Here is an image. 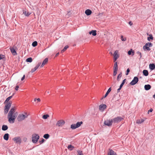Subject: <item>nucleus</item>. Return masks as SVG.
Listing matches in <instances>:
<instances>
[{"label": "nucleus", "instance_id": "obj_1", "mask_svg": "<svg viewBox=\"0 0 155 155\" xmlns=\"http://www.w3.org/2000/svg\"><path fill=\"white\" fill-rule=\"evenodd\" d=\"M15 107H12L8 113V118L10 123H14L17 117V113H15Z\"/></svg>", "mask_w": 155, "mask_h": 155}, {"label": "nucleus", "instance_id": "obj_2", "mask_svg": "<svg viewBox=\"0 0 155 155\" xmlns=\"http://www.w3.org/2000/svg\"><path fill=\"white\" fill-rule=\"evenodd\" d=\"M25 115H24L23 114H20L18 116L17 120L18 121H20L22 120L25 119V118L27 117L28 115L27 114V113H25Z\"/></svg>", "mask_w": 155, "mask_h": 155}, {"label": "nucleus", "instance_id": "obj_3", "mask_svg": "<svg viewBox=\"0 0 155 155\" xmlns=\"http://www.w3.org/2000/svg\"><path fill=\"white\" fill-rule=\"evenodd\" d=\"M39 138V136L38 134H34L32 135V141L34 143H36Z\"/></svg>", "mask_w": 155, "mask_h": 155}, {"label": "nucleus", "instance_id": "obj_4", "mask_svg": "<svg viewBox=\"0 0 155 155\" xmlns=\"http://www.w3.org/2000/svg\"><path fill=\"white\" fill-rule=\"evenodd\" d=\"M82 124V121L77 122L76 124H71V128L72 129H75L80 127Z\"/></svg>", "mask_w": 155, "mask_h": 155}, {"label": "nucleus", "instance_id": "obj_5", "mask_svg": "<svg viewBox=\"0 0 155 155\" xmlns=\"http://www.w3.org/2000/svg\"><path fill=\"white\" fill-rule=\"evenodd\" d=\"M11 106V103H10V102L8 103L5 106V108L4 109V113L5 114H7Z\"/></svg>", "mask_w": 155, "mask_h": 155}, {"label": "nucleus", "instance_id": "obj_6", "mask_svg": "<svg viewBox=\"0 0 155 155\" xmlns=\"http://www.w3.org/2000/svg\"><path fill=\"white\" fill-rule=\"evenodd\" d=\"M65 124V121L63 120H58L56 124V125L58 127H62Z\"/></svg>", "mask_w": 155, "mask_h": 155}, {"label": "nucleus", "instance_id": "obj_7", "mask_svg": "<svg viewBox=\"0 0 155 155\" xmlns=\"http://www.w3.org/2000/svg\"><path fill=\"white\" fill-rule=\"evenodd\" d=\"M113 123V119L109 120L107 119L104 121V124L105 125L110 127L112 125Z\"/></svg>", "mask_w": 155, "mask_h": 155}, {"label": "nucleus", "instance_id": "obj_8", "mask_svg": "<svg viewBox=\"0 0 155 155\" xmlns=\"http://www.w3.org/2000/svg\"><path fill=\"white\" fill-rule=\"evenodd\" d=\"M138 78L136 76L134 77L133 79L130 82V84L132 85H134L138 82Z\"/></svg>", "mask_w": 155, "mask_h": 155}, {"label": "nucleus", "instance_id": "obj_9", "mask_svg": "<svg viewBox=\"0 0 155 155\" xmlns=\"http://www.w3.org/2000/svg\"><path fill=\"white\" fill-rule=\"evenodd\" d=\"M123 119V118L120 117H117L114 118L113 119V122L114 123H118L121 121Z\"/></svg>", "mask_w": 155, "mask_h": 155}, {"label": "nucleus", "instance_id": "obj_10", "mask_svg": "<svg viewBox=\"0 0 155 155\" xmlns=\"http://www.w3.org/2000/svg\"><path fill=\"white\" fill-rule=\"evenodd\" d=\"M13 140L16 143H20L21 142V139L19 137H15L13 139Z\"/></svg>", "mask_w": 155, "mask_h": 155}, {"label": "nucleus", "instance_id": "obj_11", "mask_svg": "<svg viewBox=\"0 0 155 155\" xmlns=\"http://www.w3.org/2000/svg\"><path fill=\"white\" fill-rule=\"evenodd\" d=\"M118 51L117 50H116L114 53L113 55L114 56V61H116L119 57V55L118 54Z\"/></svg>", "mask_w": 155, "mask_h": 155}, {"label": "nucleus", "instance_id": "obj_12", "mask_svg": "<svg viewBox=\"0 0 155 155\" xmlns=\"http://www.w3.org/2000/svg\"><path fill=\"white\" fill-rule=\"evenodd\" d=\"M107 155H117V154L113 150H110Z\"/></svg>", "mask_w": 155, "mask_h": 155}, {"label": "nucleus", "instance_id": "obj_13", "mask_svg": "<svg viewBox=\"0 0 155 155\" xmlns=\"http://www.w3.org/2000/svg\"><path fill=\"white\" fill-rule=\"evenodd\" d=\"M48 59L47 58H45L43 61L42 63L41 66V67H42L48 62Z\"/></svg>", "mask_w": 155, "mask_h": 155}, {"label": "nucleus", "instance_id": "obj_14", "mask_svg": "<svg viewBox=\"0 0 155 155\" xmlns=\"http://www.w3.org/2000/svg\"><path fill=\"white\" fill-rule=\"evenodd\" d=\"M106 107V106L105 104L100 105L99 106V108L100 110H103Z\"/></svg>", "mask_w": 155, "mask_h": 155}, {"label": "nucleus", "instance_id": "obj_15", "mask_svg": "<svg viewBox=\"0 0 155 155\" xmlns=\"http://www.w3.org/2000/svg\"><path fill=\"white\" fill-rule=\"evenodd\" d=\"M144 87L146 90L148 91L151 88V86L150 84H146L145 85Z\"/></svg>", "mask_w": 155, "mask_h": 155}, {"label": "nucleus", "instance_id": "obj_16", "mask_svg": "<svg viewBox=\"0 0 155 155\" xmlns=\"http://www.w3.org/2000/svg\"><path fill=\"white\" fill-rule=\"evenodd\" d=\"M150 69L152 70L155 68V65L154 64H150L149 65Z\"/></svg>", "mask_w": 155, "mask_h": 155}, {"label": "nucleus", "instance_id": "obj_17", "mask_svg": "<svg viewBox=\"0 0 155 155\" xmlns=\"http://www.w3.org/2000/svg\"><path fill=\"white\" fill-rule=\"evenodd\" d=\"M111 87L109 88L105 94V95L101 98V99H102L104 98H105L109 94V93L111 91Z\"/></svg>", "mask_w": 155, "mask_h": 155}, {"label": "nucleus", "instance_id": "obj_18", "mask_svg": "<svg viewBox=\"0 0 155 155\" xmlns=\"http://www.w3.org/2000/svg\"><path fill=\"white\" fill-rule=\"evenodd\" d=\"M85 12L87 15L88 16L91 14L92 12L90 10L88 9L86 10Z\"/></svg>", "mask_w": 155, "mask_h": 155}, {"label": "nucleus", "instance_id": "obj_19", "mask_svg": "<svg viewBox=\"0 0 155 155\" xmlns=\"http://www.w3.org/2000/svg\"><path fill=\"white\" fill-rule=\"evenodd\" d=\"M9 134L8 133L5 134L3 137L4 139L6 140H8L9 138Z\"/></svg>", "mask_w": 155, "mask_h": 155}, {"label": "nucleus", "instance_id": "obj_20", "mask_svg": "<svg viewBox=\"0 0 155 155\" xmlns=\"http://www.w3.org/2000/svg\"><path fill=\"white\" fill-rule=\"evenodd\" d=\"M89 34H92V35L95 36L96 35V30H92L91 31H90L89 32Z\"/></svg>", "mask_w": 155, "mask_h": 155}, {"label": "nucleus", "instance_id": "obj_21", "mask_svg": "<svg viewBox=\"0 0 155 155\" xmlns=\"http://www.w3.org/2000/svg\"><path fill=\"white\" fill-rule=\"evenodd\" d=\"M10 50L12 54L14 55H15L17 54V53L15 50L13 48H12L10 49Z\"/></svg>", "mask_w": 155, "mask_h": 155}, {"label": "nucleus", "instance_id": "obj_22", "mask_svg": "<svg viewBox=\"0 0 155 155\" xmlns=\"http://www.w3.org/2000/svg\"><path fill=\"white\" fill-rule=\"evenodd\" d=\"M143 75L146 76H147L148 75V72L147 70H144L143 71Z\"/></svg>", "mask_w": 155, "mask_h": 155}, {"label": "nucleus", "instance_id": "obj_23", "mask_svg": "<svg viewBox=\"0 0 155 155\" xmlns=\"http://www.w3.org/2000/svg\"><path fill=\"white\" fill-rule=\"evenodd\" d=\"M8 129V127L7 125H3L2 127V130L3 131L7 130Z\"/></svg>", "mask_w": 155, "mask_h": 155}, {"label": "nucleus", "instance_id": "obj_24", "mask_svg": "<svg viewBox=\"0 0 155 155\" xmlns=\"http://www.w3.org/2000/svg\"><path fill=\"white\" fill-rule=\"evenodd\" d=\"M128 55H131L133 56L134 54V52L132 51V49H131L130 50L128 51Z\"/></svg>", "mask_w": 155, "mask_h": 155}, {"label": "nucleus", "instance_id": "obj_25", "mask_svg": "<svg viewBox=\"0 0 155 155\" xmlns=\"http://www.w3.org/2000/svg\"><path fill=\"white\" fill-rule=\"evenodd\" d=\"M147 44H146L145 45L143 46V49H146L148 51H150V49L147 46H148Z\"/></svg>", "mask_w": 155, "mask_h": 155}, {"label": "nucleus", "instance_id": "obj_26", "mask_svg": "<svg viewBox=\"0 0 155 155\" xmlns=\"http://www.w3.org/2000/svg\"><path fill=\"white\" fill-rule=\"evenodd\" d=\"M144 120L143 119H138L137 120V124H141L142 123H143L144 121Z\"/></svg>", "mask_w": 155, "mask_h": 155}, {"label": "nucleus", "instance_id": "obj_27", "mask_svg": "<svg viewBox=\"0 0 155 155\" xmlns=\"http://www.w3.org/2000/svg\"><path fill=\"white\" fill-rule=\"evenodd\" d=\"M14 93H13L12 95L8 97L7 99H6V100L5 101V102H8L9 100L12 97V96L14 95Z\"/></svg>", "mask_w": 155, "mask_h": 155}, {"label": "nucleus", "instance_id": "obj_28", "mask_svg": "<svg viewBox=\"0 0 155 155\" xmlns=\"http://www.w3.org/2000/svg\"><path fill=\"white\" fill-rule=\"evenodd\" d=\"M114 69L115 70H118V66L117 62H116L114 63Z\"/></svg>", "mask_w": 155, "mask_h": 155}, {"label": "nucleus", "instance_id": "obj_29", "mask_svg": "<svg viewBox=\"0 0 155 155\" xmlns=\"http://www.w3.org/2000/svg\"><path fill=\"white\" fill-rule=\"evenodd\" d=\"M49 134H47L44 135L43 137L46 139H48L49 138Z\"/></svg>", "mask_w": 155, "mask_h": 155}, {"label": "nucleus", "instance_id": "obj_30", "mask_svg": "<svg viewBox=\"0 0 155 155\" xmlns=\"http://www.w3.org/2000/svg\"><path fill=\"white\" fill-rule=\"evenodd\" d=\"M26 61L27 62H31L32 61V59L31 58H29L26 59Z\"/></svg>", "mask_w": 155, "mask_h": 155}, {"label": "nucleus", "instance_id": "obj_31", "mask_svg": "<svg viewBox=\"0 0 155 155\" xmlns=\"http://www.w3.org/2000/svg\"><path fill=\"white\" fill-rule=\"evenodd\" d=\"M149 37H148L147 38V40L149 41H150V39L153 40V37L152 35L150 34L149 35Z\"/></svg>", "mask_w": 155, "mask_h": 155}, {"label": "nucleus", "instance_id": "obj_32", "mask_svg": "<svg viewBox=\"0 0 155 155\" xmlns=\"http://www.w3.org/2000/svg\"><path fill=\"white\" fill-rule=\"evenodd\" d=\"M122 77V73H120L119 75H118L117 77V80L118 81H120V79Z\"/></svg>", "mask_w": 155, "mask_h": 155}, {"label": "nucleus", "instance_id": "obj_33", "mask_svg": "<svg viewBox=\"0 0 155 155\" xmlns=\"http://www.w3.org/2000/svg\"><path fill=\"white\" fill-rule=\"evenodd\" d=\"M32 45L34 47L36 46L37 45V42L36 41H34L32 43Z\"/></svg>", "mask_w": 155, "mask_h": 155}, {"label": "nucleus", "instance_id": "obj_34", "mask_svg": "<svg viewBox=\"0 0 155 155\" xmlns=\"http://www.w3.org/2000/svg\"><path fill=\"white\" fill-rule=\"evenodd\" d=\"M68 48V45H66L65 46V47H64V49L61 50V52H64Z\"/></svg>", "mask_w": 155, "mask_h": 155}, {"label": "nucleus", "instance_id": "obj_35", "mask_svg": "<svg viewBox=\"0 0 155 155\" xmlns=\"http://www.w3.org/2000/svg\"><path fill=\"white\" fill-rule=\"evenodd\" d=\"M126 80V79H124L123 81L122 82L121 84H120V86L121 87H123L124 83H125Z\"/></svg>", "mask_w": 155, "mask_h": 155}, {"label": "nucleus", "instance_id": "obj_36", "mask_svg": "<svg viewBox=\"0 0 155 155\" xmlns=\"http://www.w3.org/2000/svg\"><path fill=\"white\" fill-rule=\"evenodd\" d=\"M74 147L71 145H69L68 147V148L70 150H72V148H74Z\"/></svg>", "mask_w": 155, "mask_h": 155}, {"label": "nucleus", "instance_id": "obj_37", "mask_svg": "<svg viewBox=\"0 0 155 155\" xmlns=\"http://www.w3.org/2000/svg\"><path fill=\"white\" fill-rule=\"evenodd\" d=\"M49 117V116L48 114L44 115L43 116L42 118L44 119H46Z\"/></svg>", "mask_w": 155, "mask_h": 155}, {"label": "nucleus", "instance_id": "obj_38", "mask_svg": "<svg viewBox=\"0 0 155 155\" xmlns=\"http://www.w3.org/2000/svg\"><path fill=\"white\" fill-rule=\"evenodd\" d=\"M78 153V155H83V154L82 153V151L81 150H78L77 151Z\"/></svg>", "mask_w": 155, "mask_h": 155}, {"label": "nucleus", "instance_id": "obj_39", "mask_svg": "<svg viewBox=\"0 0 155 155\" xmlns=\"http://www.w3.org/2000/svg\"><path fill=\"white\" fill-rule=\"evenodd\" d=\"M137 54L139 55V56H140L139 58L140 59L141 58V57H142L141 53L139 51H137Z\"/></svg>", "mask_w": 155, "mask_h": 155}, {"label": "nucleus", "instance_id": "obj_40", "mask_svg": "<svg viewBox=\"0 0 155 155\" xmlns=\"http://www.w3.org/2000/svg\"><path fill=\"white\" fill-rule=\"evenodd\" d=\"M117 70H118L114 69V71L113 73V75L114 76H115L117 74Z\"/></svg>", "mask_w": 155, "mask_h": 155}, {"label": "nucleus", "instance_id": "obj_41", "mask_svg": "<svg viewBox=\"0 0 155 155\" xmlns=\"http://www.w3.org/2000/svg\"><path fill=\"white\" fill-rule=\"evenodd\" d=\"M121 38V40L123 41H125L126 39V38H123V35H121L120 36Z\"/></svg>", "mask_w": 155, "mask_h": 155}, {"label": "nucleus", "instance_id": "obj_42", "mask_svg": "<svg viewBox=\"0 0 155 155\" xmlns=\"http://www.w3.org/2000/svg\"><path fill=\"white\" fill-rule=\"evenodd\" d=\"M41 64L40 62L38 63V64L35 67V68L37 69Z\"/></svg>", "mask_w": 155, "mask_h": 155}, {"label": "nucleus", "instance_id": "obj_43", "mask_svg": "<svg viewBox=\"0 0 155 155\" xmlns=\"http://www.w3.org/2000/svg\"><path fill=\"white\" fill-rule=\"evenodd\" d=\"M41 64L40 62L38 63V64L35 67V68L37 69Z\"/></svg>", "mask_w": 155, "mask_h": 155}, {"label": "nucleus", "instance_id": "obj_44", "mask_svg": "<svg viewBox=\"0 0 155 155\" xmlns=\"http://www.w3.org/2000/svg\"><path fill=\"white\" fill-rule=\"evenodd\" d=\"M130 70L129 68H128L126 71V75H128L129 73L130 72Z\"/></svg>", "mask_w": 155, "mask_h": 155}, {"label": "nucleus", "instance_id": "obj_45", "mask_svg": "<svg viewBox=\"0 0 155 155\" xmlns=\"http://www.w3.org/2000/svg\"><path fill=\"white\" fill-rule=\"evenodd\" d=\"M36 69L35 68H33L31 70V73H33L34 72V71H35L36 70Z\"/></svg>", "mask_w": 155, "mask_h": 155}, {"label": "nucleus", "instance_id": "obj_46", "mask_svg": "<svg viewBox=\"0 0 155 155\" xmlns=\"http://www.w3.org/2000/svg\"><path fill=\"white\" fill-rule=\"evenodd\" d=\"M147 44H148V46H149L150 47H152L153 45L150 42V43H147Z\"/></svg>", "mask_w": 155, "mask_h": 155}, {"label": "nucleus", "instance_id": "obj_47", "mask_svg": "<svg viewBox=\"0 0 155 155\" xmlns=\"http://www.w3.org/2000/svg\"><path fill=\"white\" fill-rule=\"evenodd\" d=\"M27 12L25 10H23V13L26 16V15H27Z\"/></svg>", "mask_w": 155, "mask_h": 155}, {"label": "nucleus", "instance_id": "obj_48", "mask_svg": "<svg viewBox=\"0 0 155 155\" xmlns=\"http://www.w3.org/2000/svg\"><path fill=\"white\" fill-rule=\"evenodd\" d=\"M122 87H121L120 86L119 88L117 90V93H119L120 92V89H121Z\"/></svg>", "mask_w": 155, "mask_h": 155}, {"label": "nucleus", "instance_id": "obj_49", "mask_svg": "<svg viewBox=\"0 0 155 155\" xmlns=\"http://www.w3.org/2000/svg\"><path fill=\"white\" fill-rule=\"evenodd\" d=\"M45 140L44 139H42L41 140V141H39V142H40V143H44V142H45Z\"/></svg>", "mask_w": 155, "mask_h": 155}, {"label": "nucleus", "instance_id": "obj_50", "mask_svg": "<svg viewBox=\"0 0 155 155\" xmlns=\"http://www.w3.org/2000/svg\"><path fill=\"white\" fill-rule=\"evenodd\" d=\"M31 14V13L27 12V15H26V16H28L30 14Z\"/></svg>", "mask_w": 155, "mask_h": 155}, {"label": "nucleus", "instance_id": "obj_51", "mask_svg": "<svg viewBox=\"0 0 155 155\" xmlns=\"http://www.w3.org/2000/svg\"><path fill=\"white\" fill-rule=\"evenodd\" d=\"M19 87L18 85H17L15 88V90L16 91H18V88H19Z\"/></svg>", "mask_w": 155, "mask_h": 155}, {"label": "nucleus", "instance_id": "obj_52", "mask_svg": "<svg viewBox=\"0 0 155 155\" xmlns=\"http://www.w3.org/2000/svg\"><path fill=\"white\" fill-rule=\"evenodd\" d=\"M153 110V109H152V108H151L150 109V110H149L148 111V113H149V112H152Z\"/></svg>", "mask_w": 155, "mask_h": 155}, {"label": "nucleus", "instance_id": "obj_53", "mask_svg": "<svg viewBox=\"0 0 155 155\" xmlns=\"http://www.w3.org/2000/svg\"><path fill=\"white\" fill-rule=\"evenodd\" d=\"M27 138L25 137L23 139V141L25 142H26L27 141Z\"/></svg>", "mask_w": 155, "mask_h": 155}, {"label": "nucleus", "instance_id": "obj_54", "mask_svg": "<svg viewBox=\"0 0 155 155\" xmlns=\"http://www.w3.org/2000/svg\"><path fill=\"white\" fill-rule=\"evenodd\" d=\"M25 78V75H23V77L21 78V81L23 80Z\"/></svg>", "mask_w": 155, "mask_h": 155}, {"label": "nucleus", "instance_id": "obj_55", "mask_svg": "<svg viewBox=\"0 0 155 155\" xmlns=\"http://www.w3.org/2000/svg\"><path fill=\"white\" fill-rule=\"evenodd\" d=\"M37 102H40L41 101V100L39 98H37Z\"/></svg>", "mask_w": 155, "mask_h": 155}, {"label": "nucleus", "instance_id": "obj_56", "mask_svg": "<svg viewBox=\"0 0 155 155\" xmlns=\"http://www.w3.org/2000/svg\"><path fill=\"white\" fill-rule=\"evenodd\" d=\"M71 14V13L70 12H68V13L67 15H68V16H70V15Z\"/></svg>", "mask_w": 155, "mask_h": 155}, {"label": "nucleus", "instance_id": "obj_57", "mask_svg": "<svg viewBox=\"0 0 155 155\" xmlns=\"http://www.w3.org/2000/svg\"><path fill=\"white\" fill-rule=\"evenodd\" d=\"M129 24L130 25H131L132 23H131V21H130L129 22Z\"/></svg>", "mask_w": 155, "mask_h": 155}, {"label": "nucleus", "instance_id": "obj_58", "mask_svg": "<svg viewBox=\"0 0 155 155\" xmlns=\"http://www.w3.org/2000/svg\"><path fill=\"white\" fill-rule=\"evenodd\" d=\"M59 54V53H57L56 54V55H55V56H58Z\"/></svg>", "mask_w": 155, "mask_h": 155}, {"label": "nucleus", "instance_id": "obj_59", "mask_svg": "<svg viewBox=\"0 0 155 155\" xmlns=\"http://www.w3.org/2000/svg\"><path fill=\"white\" fill-rule=\"evenodd\" d=\"M2 59V58L1 57V54H0V60H1Z\"/></svg>", "mask_w": 155, "mask_h": 155}, {"label": "nucleus", "instance_id": "obj_60", "mask_svg": "<svg viewBox=\"0 0 155 155\" xmlns=\"http://www.w3.org/2000/svg\"><path fill=\"white\" fill-rule=\"evenodd\" d=\"M37 100V98H35L34 99V101H36Z\"/></svg>", "mask_w": 155, "mask_h": 155}, {"label": "nucleus", "instance_id": "obj_61", "mask_svg": "<svg viewBox=\"0 0 155 155\" xmlns=\"http://www.w3.org/2000/svg\"><path fill=\"white\" fill-rule=\"evenodd\" d=\"M153 97L155 99V94L153 95Z\"/></svg>", "mask_w": 155, "mask_h": 155}, {"label": "nucleus", "instance_id": "obj_62", "mask_svg": "<svg viewBox=\"0 0 155 155\" xmlns=\"http://www.w3.org/2000/svg\"><path fill=\"white\" fill-rule=\"evenodd\" d=\"M47 93H48V94H49V91H47Z\"/></svg>", "mask_w": 155, "mask_h": 155}, {"label": "nucleus", "instance_id": "obj_63", "mask_svg": "<svg viewBox=\"0 0 155 155\" xmlns=\"http://www.w3.org/2000/svg\"><path fill=\"white\" fill-rule=\"evenodd\" d=\"M110 54H112V52H110Z\"/></svg>", "mask_w": 155, "mask_h": 155}]
</instances>
